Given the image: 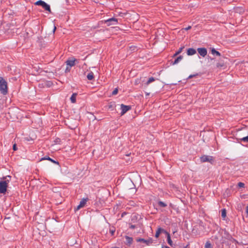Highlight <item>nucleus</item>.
<instances>
[{"label":"nucleus","mask_w":248,"mask_h":248,"mask_svg":"<svg viewBox=\"0 0 248 248\" xmlns=\"http://www.w3.org/2000/svg\"><path fill=\"white\" fill-rule=\"evenodd\" d=\"M135 227H136L135 225H131L130 226V228L132 229H135Z\"/></svg>","instance_id":"34"},{"label":"nucleus","mask_w":248,"mask_h":248,"mask_svg":"<svg viewBox=\"0 0 248 248\" xmlns=\"http://www.w3.org/2000/svg\"><path fill=\"white\" fill-rule=\"evenodd\" d=\"M126 239V243L129 245H130L133 242V238L128 236H125Z\"/></svg>","instance_id":"16"},{"label":"nucleus","mask_w":248,"mask_h":248,"mask_svg":"<svg viewBox=\"0 0 248 248\" xmlns=\"http://www.w3.org/2000/svg\"><path fill=\"white\" fill-rule=\"evenodd\" d=\"M167 235V241L168 244L171 246L172 247L173 246V242L170 238V234L169 232H167V233H166Z\"/></svg>","instance_id":"15"},{"label":"nucleus","mask_w":248,"mask_h":248,"mask_svg":"<svg viewBox=\"0 0 248 248\" xmlns=\"http://www.w3.org/2000/svg\"><path fill=\"white\" fill-rule=\"evenodd\" d=\"M0 91L3 95H6L8 93L7 82L1 77H0Z\"/></svg>","instance_id":"2"},{"label":"nucleus","mask_w":248,"mask_h":248,"mask_svg":"<svg viewBox=\"0 0 248 248\" xmlns=\"http://www.w3.org/2000/svg\"><path fill=\"white\" fill-rule=\"evenodd\" d=\"M131 108V107L129 106H126L124 104L121 105V109L122 110L121 114V115H123L125 114L128 110H129Z\"/></svg>","instance_id":"8"},{"label":"nucleus","mask_w":248,"mask_h":248,"mask_svg":"<svg viewBox=\"0 0 248 248\" xmlns=\"http://www.w3.org/2000/svg\"><path fill=\"white\" fill-rule=\"evenodd\" d=\"M238 186L239 187H244V186H245V184L243 183H242V182H239L238 183Z\"/></svg>","instance_id":"27"},{"label":"nucleus","mask_w":248,"mask_h":248,"mask_svg":"<svg viewBox=\"0 0 248 248\" xmlns=\"http://www.w3.org/2000/svg\"><path fill=\"white\" fill-rule=\"evenodd\" d=\"M246 213L248 215V205L246 207Z\"/></svg>","instance_id":"36"},{"label":"nucleus","mask_w":248,"mask_h":248,"mask_svg":"<svg viewBox=\"0 0 248 248\" xmlns=\"http://www.w3.org/2000/svg\"><path fill=\"white\" fill-rule=\"evenodd\" d=\"M117 248V247H113V248Z\"/></svg>","instance_id":"39"},{"label":"nucleus","mask_w":248,"mask_h":248,"mask_svg":"<svg viewBox=\"0 0 248 248\" xmlns=\"http://www.w3.org/2000/svg\"><path fill=\"white\" fill-rule=\"evenodd\" d=\"M76 61H77L76 59L72 60H67L66 61L65 63H66L67 65H68L70 67H72L75 65Z\"/></svg>","instance_id":"13"},{"label":"nucleus","mask_w":248,"mask_h":248,"mask_svg":"<svg viewBox=\"0 0 248 248\" xmlns=\"http://www.w3.org/2000/svg\"><path fill=\"white\" fill-rule=\"evenodd\" d=\"M201 161L202 162H210L212 163L214 161L213 157L210 155H203L201 157Z\"/></svg>","instance_id":"4"},{"label":"nucleus","mask_w":248,"mask_h":248,"mask_svg":"<svg viewBox=\"0 0 248 248\" xmlns=\"http://www.w3.org/2000/svg\"><path fill=\"white\" fill-rule=\"evenodd\" d=\"M11 176L7 175L2 177V181L0 182V193L4 194L7 190L8 184L11 180Z\"/></svg>","instance_id":"1"},{"label":"nucleus","mask_w":248,"mask_h":248,"mask_svg":"<svg viewBox=\"0 0 248 248\" xmlns=\"http://www.w3.org/2000/svg\"><path fill=\"white\" fill-rule=\"evenodd\" d=\"M197 51L199 54L202 57H204L207 54V49L204 47L198 48Z\"/></svg>","instance_id":"7"},{"label":"nucleus","mask_w":248,"mask_h":248,"mask_svg":"<svg viewBox=\"0 0 248 248\" xmlns=\"http://www.w3.org/2000/svg\"><path fill=\"white\" fill-rule=\"evenodd\" d=\"M204 248H212V245H211V243H210V242L208 241L205 243Z\"/></svg>","instance_id":"25"},{"label":"nucleus","mask_w":248,"mask_h":248,"mask_svg":"<svg viewBox=\"0 0 248 248\" xmlns=\"http://www.w3.org/2000/svg\"><path fill=\"white\" fill-rule=\"evenodd\" d=\"M13 149L14 151H16L17 150V148L16 147V144H14L13 146Z\"/></svg>","instance_id":"32"},{"label":"nucleus","mask_w":248,"mask_h":248,"mask_svg":"<svg viewBox=\"0 0 248 248\" xmlns=\"http://www.w3.org/2000/svg\"><path fill=\"white\" fill-rule=\"evenodd\" d=\"M183 57L182 56H179L176 59H175L173 62H171L172 64L174 65L177 64L183 59Z\"/></svg>","instance_id":"14"},{"label":"nucleus","mask_w":248,"mask_h":248,"mask_svg":"<svg viewBox=\"0 0 248 248\" xmlns=\"http://www.w3.org/2000/svg\"><path fill=\"white\" fill-rule=\"evenodd\" d=\"M224 66V64L223 63H217V67H221Z\"/></svg>","instance_id":"28"},{"label":"nucleus","mask_w":248,"mask_h":248,"mask_svg":"<svg viewBox=\"0 0 248 248\" xmlns=\"http://www.w3.org/2000/svg\"><path fill=\"white\" fill-rule=\"evenodd\" d=\"M198 75V74H194V75H190L188 77V78H191L193 77H196Z\"/></svg>","instance_id":"30"},{"label":"nucleus","mask_w":248,"mask_h":248,"mask_svg":"<svg viewBox=\"0 0 248 248\" xmlns=\"http://www.w3.org/2000/svg\"><path fill=\"white\" fill-rule=\"evenodd\" d=\"M56 29V27H54V30H53V32H54L55 31Z\"/></svg>","instance_id":"38"},{"label":"nucleus","mask_w":248,"mask_h":248,"mask_svg":"<svg viewBox=\"0 0 248 248\" xmlns=\"http://www.w3.org/2000/svg\"><path fill=\"white\" fill-rule=\"evenodd\" d=\"M221 217L224 218L226 217V211L225 209L221 210Z\"/></svg>","instance_id":"24"},{"label":"nucleus","mask_w":248,"mask_h":248,"mask_svg":"<svg viewBox=\"0 0 248 248\" xmlns=\"http://www.w3.org/2000/svg\"><path fill=\"white\" fill-rule=\"evenodd\" d=\"M184 46H182V47H181L180 48H179V50L176 51L173 55V57H175L176 56H177L178 55H179L183 50V49H184Z\"/></svg>","instance_id":"20"},{"label":"nucleus","mask_w":248,"mask_h":248,"mask_svg":"<svg viewBox=\"0 0 248 248\" xmlns=\"http://www.w3.org/2000/svg\"><path fill=\"white\" fill-rule=\"evenodd\" d=\"M87 78L88 80H91L94 78V75L92 72L89 73L87 76Z\"/></svg>","instance_id":"19"},{"label":"nucleus","mask_w":248,"mask_h":248,"mask_svg":"<svg viewBox=\"0 0 248 248\" xmlns=\"http://www.w3.org/2000/svg\"><path fill=\"white\" fill-rule=\"evenodd\" d=\"M162 248H170V247H169L168 246H162Z\"/></svg>","instance_id":"37"},{"label":"nucleus","mask_w":248,"mask_h":248,"mask_svg":"<svg viewBox=\"0 0 248 248\" xmlns=\"http://www.w3.org/2000/svg\"><path fill=\"white\" fill-rule=\"evenodd\" d=\"M161 232H164L165 233H167V232L166 231H165V230H164L163 229H162L161 228H158L155 232V237L156 238H158Z\"/></svg>","instance_id":"11"},{"label":"nucleus","mask_w":248,"mask_h":248,"mask_svg":"<svg viewBox=\"0 0 248 248\" xmlns=\"http://www.w3.org/2000/svg\"><path fill=\"white\" fill-rule=\"evenodd\" d=\"M115 231V229H110L109 230V232L112 235H113L114 234Z\"/></svg>","instance_id":"31"},{"label":"nucleus","mask_w":248,"mask_h":248,"mask_svg":"<svg viewBox=\"0 0 248 248\" xmlns=\"http://www.w3.org/2000/svg\"><path fill=\"white\" fill-rule=\"evenodd\" d=\"M211 53L214 55L217 56H220V53L218 51H217L214 48H212L211 50Z\"/></svg>","instance_id":"18"},{"label":"nucleus","mask_w":248,"mask_h":248,"mask_svg":"<svg viewBox=\"0 0 248 248\" xmlns=\"http://www.w3.org/2000/svg\"><path fill=\"white\" fill-rule=\"evenodd\" d=\"M138 242H142L144 243H146L147 245L151 244L153 242V240L152 238L149 239L148 240H145L143 238H139L137 239Z\"/></svg>","instance_id":"9"},{"label":"nucleus","mask_w":248,"mask_h":248,"mask_svg":"<svg viewBox=\"0 0 248 248\" xmlns=\"http://www.w3.org/2000/svg\"><path fill=\"white\" fill-rule=\"evenodd\" d=\"M240 140L241 142L248 143V136L240 139Z\"/></svg>","instance_id":"22"},{"label":"nucleus","mask_w":248,"mask_h":248,"mask_svg":"<svg viewBox=\"0 0 248 248\" xmlns=\"http://www.w3.org/2000/svg\"><path fill=\"white\" fill-rule=\"evenodd\" d=\"M77 95V93H74L70 97V100L72 103H75L76 102V96Z\"/></svg>","instance_id":"17"},{"label":"nucleus","mask_w":248,"mask_h":248,"mask_svg":"<svg viewBox=\"0 0 248 248\" xmlns=\"http://www.w3.org/2000/svg\"><path fill=\"white\" fill-rule=\"evenodd\" d=\"M70 70H71L70 67H68V66H67L66 69H65V73L69 72L70 71Z\"/></svg>","instance_id":"29"},{"label":"nucleus","mask_w":248,"mask_h":248,"mask_svg":"<svg viewBox=\"0 0 248 248\" xmlns=\"http://www.w3.org/2000/svg\"><path fill=\"white\" fill-rule=\"evenodd\" d=\"M196 53V50L193 48H189L187 50V54L188 56H191Z\"/></svg>","instance_id":"12"},{"label":"nucleus","mask_w":248,"mask_h":248,"mask_svg":"<svg viewBox=\"0 0 248 248\" xmlns=\"http://www.w3.org/2000/svg\"><path fill=\"white\" fill-rule=\"evenodd\" d=\"M36 5H39L42 6L44 9H45L46 11H48L49 13H51V9L49 5L47 4L45 1L39 0L37 1L35 3Z\"/></svg>","instance_id":"3"},{"label":"nucleus","mask_w":248,"mask_h":248,"mask_svg":"<svg viewBox=\"0 0 248 248\" xmlns=\"http://www.w3.org/2000/svg\"><path fill=\"white\" fill-rule=\"evenodd\" d=\"M88 198H83L82 199L79 203V204L77 207L75 209V210L77 211L80 209L81 208L83 207L86 203V202L88 201Z\"/></svg>","instance_id":"6"},{"label":"nucleus","mask_w":248,"mask_h":248,"mask_svg":"<svg viewBox=\"0 0 248 248\" xmlns=\"http://www.w3.org/2000/svg\"><path fill=\"white\" fill-rule=\"evenodd\" d=\"M155 79L153 77L150 78L147 81V82L145 83V84L146 85H148L151 83L153 82V81H155Z\"/></svg>","instance_id":"21"},{"label":"nucleus","mask_w":248,"mask_h":248,"mask_svg":"<svg viewBox=\"0 0 248 248\" xmlns=\"http://www.w3.org/2000/svg\"><path fill=\"white\" fill-rule=\"evenodd\" d=\"M191 28V26H188V27H187V28H186L185 29H186V30H187H187H188L190 29Z\"/></svg>","instance_id":"35"},{"label":"nucleus","mask_w":248,"mask_h":248,"mask_svg":"<svg viewBox=\"0 0 248 248\" xmlns=\"http://www.w3.org/2000/svg\"><path fill=\"white\" fill-rule=\"evenodd\" d=\"M232 241L233 242L235 243L236 244H237V243H238V241H237L236 240H235V239H234V238H232Z\"/></svg>","instance_id":"33"},{"label":"nucleus","mask_w":248,"mask_h":248,"mask_svg":"<svg viewBox=\"0 0 248 248\" xmlns=\"http://www.w3.org/2000/svg\"><path fill=\"white\" fill-rule=\"evenodd\" d=\"M118 90L117 88H115L112 93V95H114L117 94Z\"/></svg>","instance_id":"26"},{"label":"nucleus","mask_w":248,"mask_h":248,"mask_svg":"<svg viewBox=\"0 0 248 248\" xmlns=\"http://www.w3.org/2000/svg\"><path fill=\"white\" fill-rule=\"evenodd\" d=\"M105 23L107 24L108 26L115 25L117 24L118 20L117 18L112 17L105 20Z\"/></svg>","instance_id":"5"},{"label":"nucleus","mask_w":248,"mask_h":248,"mask_svg":"<svg viewBox=\"0 0 248 248\" xmlns=\"http://www.w3.org/2000/svg\"><path fill=\"white\" fill-rule=\"evenodd\" d=\"M158 204L159 206L162 207H165L167 206V204L162 201H159L158 202Z\"/></svg>","instance_id":"23"},{"label":"nucleus","mask_w":248,"mask_h":248,"mask_svg":"<svg viewBox=\"0 0 248 248\" xmlns=\"http://www.w3.org/2000/svg\"><path fill=\"white\" fill-rule=\"evenodd\" d=\"M44 160H48L50 161L51 162L59 165V163L58 161L53 160V159L50 158L49 156H46L44 157L41 158L40 161Z\"/></svg>","instance_id":"10"}]
</instances>
